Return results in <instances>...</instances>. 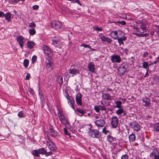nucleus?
Segmentation results:
<instances>
[{"instance_id":"obj_1","label":"nucleus","mask_w":159,"mask_h":159,"mask_svg":"<svg viewBox=\"0 0 159 159\" xmlns=\"http://www.w3.org/2000/svg\"><path fill=\"white\" fill-rule=\"evenodd\" d=\"M128 67V64L126 63L122 64L118 70V74L120 76L124 75Z\"/></svg>"},{"instance_id":"obj_2","label":"nucleus","mask_w":159,"mask_h":159,"mask_svg":"<svg viewBox=\"0 0 159 159\" xmlns=\"http://www.w3.org/2000/svg\"><path fill=\"white\" fill-rule=\"evenodd\" d=\"M125 34L124 33L120 30L112 31L110 34V36L115 39H117L118 37V36H120L121 35L122 36Z\"/></svg>"},{"instance_id":"obj_3","label":"nucleus","mask_w":159,"mask_h":159,"mask_svg":"<svg viewBox=\"0 0 159 159\" xmlns=\"http://www.w3.org/2000/svg\"><path fill=\"white\" fill-rule=\"evenodd\" d=\"M89 133L90 135L93 138H98L100 136V134L98 130L96 129H92L89 128Z\"/></svg>"},{"instance_id":"obj_4","label":"nucleus","mask_w":159,"mask_h":159,"mask_svg":"<svg viewBox=\"0 0 159 159\" xmlns=\"http://www.w3.org/2000/svg\"><path fill=\"white\" fill-rule=\"evenodd\" d=\"M150 157L152 159H159V152L156 148H154L150 154Z\"/></svg>"},{"instance_id":"obj_5","label":"nucleus","mask_w":159,"mask_h":159,"mask_svg":"<svg viewBox=\"0 0 159 159\" xmlns=\"http://www.w3.org/2000/svg\"><path fill=\"white\" fill-rule=\"evenodd\" d=\"M138 26H139L141 30H140L139 28H137L136 30L137 31L140 33H143L147 32V29L146 25L143 22L140 23Z\"/></svg>"},{"instance_id":"obj_6","label":"nucleus","mask_w":159,"mask_h":159,"mask_svg":"<svg viewBox=\"0 0 159 159\" xmlns=\"http://www.w3.org/2000/svg\"><path fill=\"white\" fill-rule=\"evenodd\" d=\"M119 124V119L116 116H113L111 119V125L112 127L116 128Z\"/></svg>"},{"instance_id":"obj_7","label":"nucleus","mask_w":159,"mask_h":159,"mask_svg":"<svg viewBox=\"0 0 159 159\" xmlns=\"http://www.w3.org/2000/svg\"><path fill=\"white\" fill-rule=\"evenodd\" d=\"M129 126L131 129L136 131H139L140 129V125L135 121H133L130 123Z\"/></svg>"},{"instance_id":"obj_8","label":"nucleus","mask_w":159,"mask_h":159,"mask_svg":"<svg viewBox=\"0 0 159 159\" xmlns=\"http://www.w3.org/2000/svg\"><path fill=\"white\" fill-rule=\"evenodd\" d=\"M94 122L98 129L100 128L103 127L105 124V121L101 119L96 120Z\"/></svg>"},{"instance_id":"obj_9","label":"nucleus","mask_w":159,"mask_h":159,"mask_svg":"<svg viewBox=\"0 0 159 159\" xmlns=\"http://www.w3.org/2000/svg\"><path fill=\"white\" fill-rule=\"evenodd\" d=\"M99 39H101V40L102 42H105L107 43H108L110 44L112 42V40L111 39L106 37L104 35L102 34H99L98 35Z\"/></svg>"},{"instance_id":"obj_10","label":"nucleus","mask_w":159,"mask_h":159,"mask_svg":"<svg viewBox=\"0 0 159 159\" xmlns=\"http://www.w3.org/2000/svg\"><path fill=\"white\" fill-rule=\"evenodd\" d=\"M16 39L19 43V45L21 48H23V44L25 42L24 38L21 35H19L17 37Z\"/></svg>"},{"instance_id":"obj_11","label":"nucleus","mask_w":159,"mask_h":159,"mask_svg":"<svg viewBox=\"0 0 159 159\" xmlns=\"http://www.w3.org/2000/svg\"><path fill=\"white\" fill-rule=\"evenodd\" d=\"M51 25L52 28L57 30L60 29L62 27V24L59 22L56 21L52 22Z\"/></svg>"},{"instance_id":"obj_12","label":"nucleus","mask_w":159,"mask_h":159,"mask_svg":"<svg viewBox=\"0 0 159 159\" xmlns=\"http://www.w3.org/2000/svg\"><path fill=\"white\" fill-rule=\"evenodd\" d=\"M111 60L113 62L120 63L121 61V58L120 56L113 55L111 56Z\"/></svg>"},{"instance_id":"obj_13","label":"nucleus","mask_w":159,"mask_h":159,"mask_svg":"<svg viewBox=\"0 0 159 159\" xmlns=\"http://www.w3.org/2000/svg\"><path fill=\"white\" fill-rule=\"evenodd\" d=\"M82 95L80 93H78L76 96L75 100L77 104L82 106Z\"/></svg>"},{"instance_id":"obj_14","label":"nucleus","mask_w":159,"mask_h":159,"mask_svg":"<svg viewBox=\"0 0 159 159\" xmlns=\"http://www.w3.org/2000/svg\"><path fill=\"white\" fill-rule=\"evenodd\" d=\"M95 66L94 63L93 62H91L88 64L87 68L90 72L93 73L95 72Z\"/></svg>"},{"instance_id":"obj_15","label":"nucleus","mask_w":159,"mask_h":159,"mask_svg":"<svg viewBox=\"0 0 159 159\" xmlns=\"http://www.w3.org/2000/svg\"><path fill=\"white\" fill-rule=\"evenodd\" d=\"M48 134L52 137H55L58 136V133L52 127L49 128Z\"/></svg>"},{"instance_id":"obj_16","label":"nucleus","mask_w":159,"mask_h":159,"mask_svg":"<svg viewBox=\"0 0 159 159\" xmlns=\"http://www.w3.org/2000/svg\"><path fill=\"white\" fill-rule=\"evenodd\" d=\"M47 145L48 148L51 150L53 151L56 149V147L52 141H49L48 142Z\"/></svg>"},{"instance_id":"obj_17","label":"nucleus","mask_w":159,"mask_h":159,"mask_svg":"<svg viewBox=\"0 0 159 159\" xmlns=\"http://www.w3.org/2000/svg\"><path fill=\"white\" fill-rule=\"evenodd\" d=\"M43 48L44 53L47 54L48 56L52 53L50 49L46 45H44L43 46Z\"/></svg>"},{"instance_id":"obj_18","label":"nucleus","mask_w":159,"mask_h":159,"mask_svg":"<svg viewBox=\"0 0 159 159\" xmlns=\"http://www.w3.org/2000/svg\"><path fill=\"white\" fill-rule=\"evenodd\" d=\"M120 37L117 38V40L118 42L119 43V45H120L121 44H124L123 41H125L126 39L127 38L125 36V34L121 36L120 35Z\"/></svg>"},{"instance_id":"obj_19","label":"nucleus","mask_w":159,"mask_h":159,"mask_svg":"<svg viewBox=\"0 0 159 159\" xmlns=\"http://www.w3.org/2000/svg\"><path fill=\"white\" fill-rule=\"evenodd\" d=\"M69 73L71 75H76L77 74H79L80 71L74 68H70L69 70Z\"/></svg>"},{"instance_id":"obj_20","label":"nucleus","mask_w":159,"mask_h":159,"mask_svg":"<svg viewBox=\"0 0 159 159\" xmlns=\"http://www.w3.org/2000/svg\"><path fill=\"white\" fill-rule=\"evenodd\" d=\"M59 118L61 122L64 124L66 126L68 125V122L65 116H63Z\"/></svg>"},{"instance_id":"obj_21","label":"nucleus","mask_w":159,"mask_h":159,"mask_svg":"<svg viewBox=\"0 0 159 159\" xmlns=\"http://www.w3.org/2000/svg\"><path fill=\"white\" fill-rule=\"evenodd\" d=\"M102 97L104 100H111V96L109 93H103Z\"/></svg>"},{"instance_id":"obj_22","label":"nucleus","mask_w":159,"mask_h":159,"mask_svg":"<svg viewBox=\"0 0 159 159\" xmlns=\"http://www.w3.org/2000/svg\"><path fill=\"white\" fill-rule=\"evenodd\" d=\"M142 102L143 103V105L146 107H149L150 105V100L148 99H143Z\"/></svg>"},{"instance_id":"obj_23","label":"nucleus","mask_w":159,"mask_h":159,"mask_svg":"<svg viewBox=\"0 0 159 159\" xmlns=\"http://www.w3.org/2000/svg\"><path fill=\"white\" fill-rule=\"evenodd\" d=\"M116 113L118 115H121L123 113V116L125 115L126 114L125 112L124 111L123 109L121 108L116 110Z\"/></svg>"},{"instance_id":"obj_24","label":"nucleus","mask_w":159,"mask_h":159,"mask_svg":"<svg viewBox=\"0 0 159 159\" xmlns=\"http://www.w3.org/2000/svg\"><path fill=\"white\" fill-rule=\"evenodd\" d=\"M57 80L59 84L61 85L63 83V77L61 75L57 76Z\"/></svg>"},{"instance_id":"obj_25","label":"nucleus","mask_w":159,"mask_h":159,"mask_svg":"<svg viewBox=\"0 0 159 159\" xmlns=\"http://www.w3.org/2000/svg\"><path fill=\"white\" fill-rule=\"evenodd\" d=\"M149 66L150 65L148 64V62L144 61L143 63L142 67L146 70H149Z\"/></svg>"},{"instance_id":"obj_26","label":"nucleus","mask_w":159,"mask_h":159,"mask_svg":"<svg viewBox=\"0 0 159 159\" xmlns=\"http://www.w3.org/2000/svg\"><path fill=\"white\" fill-rule=\"evenodd\" d=\"M115 139V138L113 137L111 135H108L107 136V141L109 142L110 143H112Z\"/></svg>"},{"instance_id":"obj_27","label":"nucleus","mask_w":159,"mask_h":159,"mask_svg":"<svg viewBox=\"0 0 159 159\" xmlns=\"http://www.w3.org/2000/svg\"><path fill=\"white\" fill-rule=\"evenodd\" d=\"M135 135L134 134H130L129 137V140L130 141L132 142L135 141Z\"/></svg>"},{"instance_id":"obj_28","label":"nucleus","mask_w":159,"mask_h":159,"mask_svg":"<svg viewBox=\"0 0 159 159\" xmlns=\"http://www.w3.org/2000/svg\"><path fill=\"white\" fill-rule=\"evenodd\" d=\"M35 43L34 42L32 41H29L27 42V47L30 48H32L34 45Z\"/></svg>"},{"instance_id":"obj_29","label":"nucleus","mask_w":159,"mask_h":159,"mask_svg":"<svg viewBox=\"0 0 159 159\" xmlns=\"http://www.w3.org/2000/svg\"><path fill=\"white\" fill-rule=\"evenodd\" d=\"M46 67L47 69H49L51 66L52 64V62H51L49 59H48L46 61Z\"/></svg>"},{"instance_id":"obj_30","label":"nucleus","mask_w":159,"mask_h":159,"mask_svg":"<svg viewBox=\"0 0 159 159\" xmlns=\"http://www.w3.org/2000/svg\"><path fill=\"white\" fill-rule=\"evenodd\" d=\"M76 110L78 112L81 114V115H80V116H82L86 113V110L85 109L83 110L82 109L79 108L77 109Z\"/></svg>"},{"instance_id":"obj_31","label":"nucleus","mask_w":159,"mask_h":159,"mask_svg":"<svg viewBox=\"0 0 159 159\" xmlns=\"http://www.w3.org/2000/svg\"><path fill=\"white\" fill-rule=\"evenodd\" d=\"M5 19L7 20L8 22H10L11 21L10 18L11 17V14L9 13H7L5 14H4V16Z\"/></svg>"},{"instance_id":"obj_32","label":"nucleus","mask_w":159,"mask_h":159,"mask_svg":"<svg viewBox=\"0 0 159 159\" xmlns=\"http://www.w3.org/2000/svg\"><path fill=\"white\" fill-rule=\"evenodd\" d=\"M32 154L35 157H39V152L38 151L36 150H33L32 152Z\"/></svg>"},{"instance_id":"obj_33","label":"nucleus","mask_w":159,"mask_h":159,"mask_svg":"<svg viewBox=\"0 0 159 159\" xmlns=\"http://www.w3.org/2000/svg\"><path fill=\"white\" fill-rule=\"evenodd\" d=\"M18 116L19 118H24L25 116V114L22 111H20L18 112Z\"/></svg>"},{"instance_id":"obj_34","label":"nucleus","mask_w":159,"mask_h":159,"mask_svg":"<svg viewBox=\"0 0 159 159\" xmlns=\"http://www.w3.org/2000/svg\"><path fill=\"white\" fill-rule=\"evenodd\" d=\"M115 103L116 104V107L119 108H121L122 102L120 101H116Z\"/></svg>"},{"instance_id":"obj_35","label":"nucleus","mask_w":159,"mask_h":159,"mask_svg":"<svg viewBox=\"0 0 159 159\" xmlns=\"http://www.w3.org/2000/svg\"><path fill=\"white\" fill-rule=\"evenodd\" d=\"M52 44L55 45L56 47L58 46L57 44H59L60 43L59 40H55V39H52Z\"/></svg>"},{"instance_id":"obj_36","label":"nucleus","mask_w":159,"mask_h":159,"mask_svg":"<svg viewBox=\"0 0 159 159\" xmlns=\"http://www.w3.org/2000/svg\"><path fill=\"white\" fill-rule=\"evenodd\" d=\"M29 63V61L27 59H25L24 60L23 64L25 68H27L28 66Z\"/></svg>"},{"instance_id":"obj_37","label":"nucleus","mask_w":159,"mask_h":159,"mask_svg":"<svg viewBox=\"0 0 159 159\" xmlns=\"http://www.w3.org/2000/svg\"><path fill=\"white\" fill-rule=\"evenodd\" d=\"M70 103V107L74 110H75V108L74 107V100L72 99H70L69 101Z\"/></svg>"},{"instance_id":"obj_38","label":"nucleus","mask_w":159,"mask_h":159,"mask_svg":"<svg viewBox=\"0 0 159 159\" xmlns=\"http://www.w3.org/2000/svg\"><path fill=\"white\" fill-rule=\"evenodd\" d=\"M154 129L156 131L159 132V123H157L154 125Z\"/></svg>"},{"instance_id":"obj_39","label":"nucleus","mask_w":159,"mask_h":159,"mask_svg":"<svg viewBox=\"0 0 159 159\" xmlns=\"http://www.w3.org/2000/svg\"><path fill=\"white\" fill-rule=\"evenodd\" d=\"M29 32L30 34L32 35L35 34L36 32L35 30L34 29H31L29 30Z\"/></svg>"},{"instance_id":"obj_40","label":"nucleus","mask_w":159,"mask_h":159,"mask_svg":"<svg viewBox=\"0 0 159 159\" xmlns=\"http://www.w3.org/2000/svg\"><path fill=\"white\" fill-rule=\"evenodd\" d=\"M38 152L39 154L45 155L46 151L44 148H41L39 149Z\"/></svg>"},{"instance_id":"obj_41","label":"nucleus","mask_w":159,"mask_h":159,"mask_svg":"<svg viewBox=\"0 0 159 159\" xmlns=\"http://www.w3.org/2000/svg\"><path fill=\"white\" fill-rule=\"evenodd\" d=\"M113 22L116 24H119L123 25H125L126 24V22L124 21H118L117 22Z\"/></svg>"},{"instance_id":"obj_42","label":"nucleus","mask_w":159,"mask_h":159,"mask_svg":"<svg viewBox=\"0 0 159 159\" xmlns=\"http://www.w3.org/2000/svg\"><path fill=\"white\" fill-rule=\"evenodd\" d=\"M58 114L59 118L64 116L62 111L61 110H58Z\"/></svg>"},{"instance_id":"obj_43","label":"nucleus","mask_w":159,"mask_h":159,"mask_svg":"<svg viewBox=\"0 0 159 159\" xmlns=\"http://www.w3.org/2000/svg\"><path fill=\"white\" fill-rule=\"evenodd\" d=\"M80 46L81 47H85V48H88L89 49H92V48L89 45H88V44H87L85 43H83Z\"/></svg>"},{"instance_id":"obj_44","label":"nucleus","mask_w":159,"mask_h":159,"mask_svg":"<svg viewBox=\"0 0 159 159\" xmlns=\"http://www.w3.org/2000/svg\"><path fill=\"white\" fill-rule=\"evenodd\" d=\"M99 108H100V110L101 111H106L107 108L105 106V105L102 106L101 105H99Z\"/></svg>"},{"instance_id":"obj_45","label":"nucleus","mask_w":159,"mask_h":159,"mask_svg":"<svg viewBox=\"0 0 159 159\" xmlns=\"http://www.w3.org/2000/svg\"><path fill=\"white\" fill-rule=\"evenodd\" d=\"M63 130L64 132V133L66 135H68L69 136H70V133H69V132L67 130L66 127L64 128Z\"/></svg>"},{"instance_id":"obj_46","label":"nucleus","mask_w":159,"mask_h":159,"mask_svg":"<svg viewBox=\"0 0 159 159\" xmlns=\"http://www.w3.org/2000/svg\"><path fill=\"white\" fill-rule=\"evenodd\" d=\"M94 109L97 112H99L100 110L99 105L94 106Z\"/></svg>"},{"instance_id":"obj_47","label":"nucleus","mask_w":159,"mask_h":159,"mask_svg":"<svg viewBox=\"0 0 159 159\" xmlns=\"http://www.w3.org/2000/svg\"><path fill=\"white\" fill-rule=\"evenodd\" d=\"M37 60V57L35 55L33 56L32 58V63H34Z\"/></svg>"},{"instance_id":"obj_48","label":"nucleus","mask_w":159,"mask_h":159,"mask_svg":"<svg viewBox=\"0 0 159 159\" xmlns=\"http://www.w3.org/2000/svg\"><path fill=\"white\" fill-rule=\"evenodd\" d=\"M148 52L146 51L144 52L143 54V58H146L148 57Z\"/></svg>"},{"instance_id":"obj_49","label":"nucleus","mask_w":159,"mask_h":159,"mask_svg":"<svg viewBox=\"0 0 159 159\" xmlns=\"http://www.w3.org/2000/svg\"><path fill=\"white\" fill-rule=\"evenodd\" d=\"M121 159H129L128 156L126 154L123 155L121 157Z\"/></svg>"},{"instance_id":"obj_50","label":"nucleus","mask_w":159,"mask_h":159,"mask_svg":"<svg viewBox=\"0 0 159 159\" xmlns=\"http://www.w3.org/2000/svg\"><path fill=\"white\" fill-rule=\"evenodd\" d=\"M29 26L30 27H34L36 26V24L34 22H32L29 24Z\"/></svg>"},{"instance_id":"obj_51","label":"nucleus","mask_w":159,"mask_h":159,"mask_svg":"<svg viewBox=\"0 0 159 159\" xmlns=\"http://www.w3.org/2000/svg\"><path fill=\"white\" fill-rule=\"evenodd\" d=\"M126 15L125 14H121L120 15V18L123 19H125L126 18Z\"/></svg>"},{"instance_id":"obj_52","label":"nucleus","mask_w":159,"mask_h":159,"mask_svg":"<svg viewBox=\"0 0 159 159\" xmlns=\"http://www.w3.org/2000/svg\"><path fill=\"white\" fill-rule=\"evenodd\" d=\"M72 2L73 3H77L80 6L82 5V4L80 3V2L79 0H72Z\"/></svg>"},{"instance_id":"obj_53","label":"nucleus","mask_w":159,"mask_h":159,"mask_svg":"<svg viewBox=\"0 0 159 159\" xmlns=\"http://www.w3.org/2000/svg\"><path fill=\"white\" fill-rule=\"evenodd\" d=\"M106 127H104L102 129V132L104 133L105 134H106L109 131L108 130H106Z\"/></svg>"},{"instance_id":"obj_54","label":"nucleus","mask_w":159,"mask_h":159,"mask_svg":"<svg viewBox=\"0 0 159 159\" xmlns=\"http://www.w3.org/2000/svg\"><path fill=\"white\" fill-rule=\"evenodd\" d=\"M39 8V6L37 5H34L32 7V8L34 10H37Z\"/></svg>"},{"instance_id":"obj_55","label":"nucleus","mask_w":159,"mask_h":159,"mask_svg":"<svg viewBox=\"0 0 159 159\" xmlns=\"http://www.w3.org/2000/svg\"><path fill=\"white\" fill-rule=\"evenodd\" d=\"M52 154V152H47L46 151V153H45V155L46 156H48L49 155H51Z\"/></svg>"},{"instance_id":"obj_56","label":"nucleus","mask_w":159,"mask_h":159,"mask_svg":"<svg viewBox=\"0 0 159 159\" xmlns=\"http://www.w3.org/2000/svg\"><path fill=\"white\" fill-rule=\"evenodd\" d=\"M66 94L65 95V97L66 98L68 101L70 100V99L69 98L70 97L67 91L66 92Z\"/></svg>"},{"instance_id":"obj_57","label":"nucleus","mask_w":159,"mask_h":159,"mask_svg":"<svg viewBox=\"0 0 159 159\" xmlns=\"http://www.w3.org/2000/svg\"><path fill=\"white\" fill-rule=\"evenodd\" d=\"M30 74L29 73H27V75L26 76V79L27 80H29L30 79Z\"/></svg>"},{"instance_id":"obj_58","label":"nucleus","mask_w":159,"mask_h":159,"mask_svg":"<svg viewBox=\"0 0 159 159\" xmlns=\"http://www.w3.org/2000/svg\"><path fill=\"white\" fill-rule=\"evenodd\" d=\"M40 99L42 104H44L45 103V102L43 101V98L41 96V97H40Z\"/></svg>"},{"instance_id":"obj_59","label":"nucleus","mask_w":159,"mask_h":159,"mask_svg":"<svg viewBox=\"0 0 159 159\" xmlns=\"http://www.w3.org/2000/svg\"><path fill=\"white\" fill-rule=\"evenodd\" d=\"M95 29L98 31H102V29L101 28H100L99 27H96L95 28Z\"/></svg>"},{"instance_id":"obj_60","label":"nucleus","mask_w":159,"mask_h":159,"mask_svg":"<svg viewBox=\"0 0 159 159\" xmlns=\"http://www.w3.org/2000/svg\"><path fill=\"white\" fill-rule=\"evenodd\" d=\"M4 16V13L3 12L0 11V17H3Z\"/></svg>"},{"instance_id":"obj_61","label":"nucleus","mask_w":159,"mask_h":159,"mask_svg":"<svg viewBox=\"0 0 159 159\" xmlns=\"http://www.w3.org/2000/svg\"><path fill=\"white\" fill-rule=\"evenodd\" d=\"M149 34L148 33H146L145 34H143V37H147L148 36Z\"/></svg>"},{"instance_id":"obj_62","label":"nucleus","mask_w":159,"mask_h":159,"mask_svg":"<svg viewBox=\"0 0 159 159\" xmlns=\"http://www.w3.org/2000/svg\"><path fill=\"white\" fill-rule=\"evenodd\" d=\"M122 49H123L124 51V52H127L129 51V49H128L127 48H125V49L122 48Z\"/></svg>"},{"instance_id":"obj_63","label":"nucleus","mask_w":159,"mask_h":159,"mask_svg":"<svg viewBox=\"0 0 159 159\" xmlns=\"http://www.w3.org/2000/svg\"><path fill=\"white\" fill-rule=\"evenodd\" d=\"M137 36H138L140 37H143V34H137Z\"/></svg>"},{"instance_id":"obj_64","label":"nucleus","mask_w":159,"mask_h":159,"mask_svg":"<svg viewBox=\"0 0 159 159\" xmlns=\"http://www.w3.org/2000/svg\"><path fill=\"white\" fill-rule=\"evenodd\" d=\"M95 119L97 120H98L99 119V117L98 116H95Z\"/></svg>"}]
</instances>
